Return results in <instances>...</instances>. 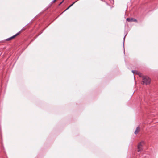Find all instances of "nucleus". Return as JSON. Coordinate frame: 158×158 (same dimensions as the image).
I'll list each match as a JSON object with an SVG mask.
<instances>
[{"label":"nucleus","instance_id":"9d476101","mask_svg":"<svg viewBox=\"0 0 158 158\" xmlns=\"http://www.w3.org/2000/svg\"><path fill=\"white\" fill-rule=\"evenodd\" d=\"M126 35H125L124 36V38H123L124 41V40H125V38Z\"/></svg>","mask_w":158,"mask_h":158},{"label":"nucleus","instance_id":"7ed1b4c3","mask_svg":"<svg viewBox=\"0 0 158 158\" xmlns=\"http://www.w3.org/2000/svg\"><path fill=\"white\" fill-rule=\"evenodd\" d=\"M21 31H20L19 32L17 33V34L14 35L12 36V37L9 38L7 39H6V40L7 41H9L10 40H12L17 35H18L20 33Z\"/></svg>","mask_w":158,"mask_h":158},{"label":"nucleus","instance_id":"9b49d317","mask_svg":"<svg viewBox=\"0 0 158 158\" xmlns=\"http://www.w3.org/2000/svg\"><path fill=\"white\" fill-rule=\"evenodd\" d=\"M133 21H135V22H136L137 21V20L136 19H133Z\"/></svg>","mask_w":158,"mask_h":158},{"label":"nucleus","instance_id":"39448f33","mask_svg":"<svg viewBox=\"0 0 158 158\" xmlns=\"http://www.w3.org/2000/svg\"><path fill=\"white\" fill-rule=\"evenodd\" d=\"M126 20L128 22H132L133 21V19L132 18L130 19V18H127Z\"/></svg>","mask_w":158,"mask_h":158},{"label":"nucleus","instance_id":"423d86ee","mask_svg":"<svg viewBox=\"0 0 158 158\" xmlns=\"http://www.w3.org/2000/svg\"><path fill=\"white\" fill-rule=\"evenodd\" d=\"M77 2V1H76L75 2H74L73 3H72V4H71V5H70L64 11H66V10H68L69 8H70L71 6H72L76 2Z\"/></svg>","mask_w":158,"mask_h":158},{"label":"nucleus","instance_id":"f257e3e1","mask_svg":"<svg viewBox=\"0 0 158 158\" xmlns=\"http://www.w3.org/2000/svg\"><path fill=\"white\" fill-rule=\"evenodd\" d=\"M151 81L150 79L148 76H143L142 77V84L148 85Z\"/></svg>","mask_w":158,"mask_h":158},{"label":"nucleus","instance_id":"f03ea898","mask_svg":"<svg viewBox=\"0 0 158 158\" xmlns=\"http://www.w3.org/2000/svg\"><path fill=\"white\" fill-rule=\"evenodd\" d=\"M144 144V141H141L139 143L138 145V151L141 152L143 149V146Z\"/></svg>","mask_w":158,"mask_h":158},{"label":"nucleus","instance_id":"1a4fd4ad","mask_svg":"<svg viewBox=\"0 0 158 158\" xmlns=\"http://www.w3.org/2000/svg\"><path fill=\"white\" fill-rule=\"evenodd\" d=\"M64 1V0L62 1L59 4V5H60Z\"/></svg>","mask_w":158,"mask_h":158},{"label":"nucleus","instance_id":"0eeeda50","mask_svg":"<svg viewBox=\"0 0 158 158\" xmlns=\"http://www.w3.org/2000/svg\"><path fill=\"white\" fill-rule=\"evenodd\" d=\"M132 72L134 73V74L136 72V71H134V70H132ZM136 72H137V71H136Z\"/></svg>","mask_w":158,"mask_h":158},{"label":"nucleus","instance_id":"6e6552de","mask_svg":"<svg viewBox=\"0 0 158 158\" xmlns=\"http://www.w3.org/2000/svg\"><path fill=\"white\" fill-rule=\"evenodd\" d=\"M56 0H53L52 2L51 3H53L54 2H55V1H56Z\"/></svg>","mask_w":158,"mask_h":158},{"label":"nucleus","instance_id":"20e7f679","mask_svg":"<svg viewBox=\"0 0 158 158\" xmlns=\"http://www.w3.org/2000/svg\"><path fill=\"white\" fill-rule=\"evenodd\" d=\"M140 131V127L139 126L137 127L136 129L134 132V134L135 135H137L139 132Z\"/></svg>","mask_w":158,"mask_h":158}]
</instances>
